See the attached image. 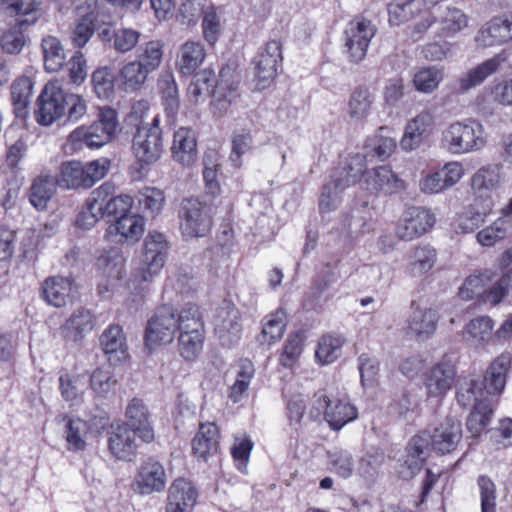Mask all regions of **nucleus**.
Instances as JSON below:
<instances>
[{
  "mask_svg": "<svg viewBox=\"0 0 512 512\" xmlns=\"http://www.w3.org/2000/svg\"><path fill=\"white\" fill-rule=\"evenodd\" d=\"M462 438L461 423L447 418L433 435L421 432L414 436L406 446L404 455L399 459L398 474L403 479H411L423 467L429 456L430 446L439 453H448L456 448Z\"/></svg>",
  "mask_w": 512,
  "mask_h": 512,
  "instance_id": "f257e3e1",
  "label": "nucleus"
},
{
  "mask_svg": "<svg viewBox=\"0 0 512 512\" xmlns=\"http://www.w3.org/2000/svg\"><path fill=\"white\" fill-rule=\"evenodd\" d=\"M488 138L485 126L478 119L454 120L441 131L440 147L451 155H466L483 150Z\"/></svg>",
  "mask_w": 512,
  "mask_h": 512,
  "instance_id": "f03ea898",
  "label": "nucleus"
},
{
  "mask_svg": "<svg viewBox=\"0 0 512 512\" xmlns=\"http://www.w3.org/2000/svg\"><path fill=\"white\" fill-rule=\"evenodd\" d=\"M118 127L117 112L108 106L101 107L98 120L90 125H80L69 134L67 146L72 152L99 149L113 140Z\"/></svg>",
  "mask_w": 512,
  "mask_h": 512,
  "instance_id": "7ed1b4c3",
  "label": "nucleus"
},
{
  "mask_svg": "<svg viewBox=\"0 0 512 512\" xmlns=\"http://www.w3.org/2000/svg\"><path fill=\"white\" fill-rule=\"evenodd\" d=\"M167 251L165 236L156 231L149 232L144 241L140 266L133 271L127 283L128 288L138 291L142 283L157 276L164 266Z\"/></svg>",
  "mask_w": 512,
  "mask_h": 512,
  "instance_id": "20e7f679",
  "label": "nucleus"
},
{
  "mask_svg": "<svg viewBox=\"0 0 512 512\" xmlns=\"http://www.w3.org/2000/svg\"><path fill=\"white\" fill-rule=\"evenodd\" d=\"M457 399L464 407L474 404V409L467 418L466 427L473 437L480 436L490 424L493 414L490 402L483 398L481 384L475 380L465 381L457 393Z\"/></svg>",
  "mask_w": 512,
  "mask_h": 512,
  "instance_id": "39448f33",
  "label": "nucleus"
},
{
  "mask_svg": "<svg viewBox=\"0 0 512 512\" xmlns=\"http://www.w3.org/2000/svg\"><path fill=\"white\" fill-rule=\"evenodd\" d=\"M179 219L185 239L204 237L212 227L211 206L198 198L185 199L181 204Z\"/></svg>",
  "mask_w": 512,
  "mask_h": 512,
  "instance_id": "423d86ee",
  "label": "nucleus"
},
{
  "mask_svg": "<svg viewBox=\"0 0 512 512\" xmlns=\"http://www.w3.org/2000/svg\"><path fill=\"white\" fill-rule=\"evenodd\" d=\"M179 332L181 355L187 360L195 358L203 345V324L197 307L190 306L180 312Z\"/></svg>",
  "mask_w": 512,
  "mask_h": 512,
  "instance_id": "0eeeda50",
  "label": "nucleus"
},
{
  "mask_svg": "<svg viewBox=\"0 0 512 512\" xmlns=\"http://www.w3.org/2000/svg\"><path fill=\"white\" fill-rule=\"evenodd\" d=\"M465 175L461 162L450 161L436 170L423 172L418 181V188L424 195H436L455 186Z\"/></svg>",
  "mask_w": 512,
  "mask_h": 512,
  "instance_id": "6e6552de",
  "label": "nucleus"
},
{
  "mask_svg": "<svg viewBox=\"0 0 512 512\" xmlns=\"http://www.w3.org/2000/svg\"><path fill=\"white\" fill-rule=\"evenodd\" d=\"M375 28L371 21L356 18L350 21L344 31V54L352 63L361 62L366 54Z\"/></svg>",
  "mask_w": 512,
  "mask_h": 512,
  "instance_id": "1a4fd4ad",
  "label": "nucleus"
},
{
  "mask_svg": "<svg viewBox=\"0 0 512 512\" xmlns=\"http://www.w3.org/2000/svg\"><path fill=\"white\" fill-rule=\"evenodd\" d=\"M212 324L215 335L223 346H233L240 340L243 331L241 314L233 303L224 301L217 307Z\"/></svg>",
  "mask_w": 512,
  "mask_h": 512,
  "instance_id": "9d476101",
  "label": "nucleus"
},
{
  "mask_svg": "<svg viewBox=\"0 0 512 512\" xmlns=\"http://www.w3.org/2000/svg\"><path fill=\"white\" fill-rule=\"evenodd\" d=\"M179 329L180 313L176 315L171 307L163 306L148 322L146 345L153 349L161 344H169Z\"/></svg>",
  "mask_w": 512,
  "mask_h": 512,
  "instance_id": "9b49d317",
  "label": "nucleus"
},
{
  "mask_svg": "<svg viewBox=\"0 0 512 512\" xmlns=\"http://www.w3.org/2000/svg\"><path fill=\"white\" fill-rule=\"evenodd\" d=\"M512 41V11L494 16L478 29L474 42L478 48H495Z\"/></svg>",
  "mask_w": 512,
  "mask_h": 512,
  "instance_id": "f8f14e48",
  "label": "nucleus"
},
{
  "mask_svg": "<svg viewBox=\"0 0 512 512\" xmlns=\"http://www.w3.org/2000/svg\"><path fill=\"white\" fill-rule=\"evenodd\" d=\"M281 61V43L278 40L268 41L254 60V82L258 90L266 89L273 83Z\"/></svg>",
  "mask_w": 512,
  "mask_h": 512,
  "instance_id": "ddd939ff",
  "label": "nucleus"
},
{
  "mask_svg": "<svg viewBox=\"0 0 512 512\" xmlns=\"http://www.w3.org/2000/svg\"><path fill=\"white\" fill-rule=\"evenodd\" d=\"M37 104L38 109L35 112L37 123L49 126L66 113L65 91L57 82H49L38 97Z\"/></svg>",
  "mask_w": 512,
  "mask_h": 512,
  "instance_id": "4468645a",
  "label": "nucleus"
},
{
  "mask_svg": "<svg viewBox=\"0 0 512 512\" xmlns=\"http://www.w3.org/2000/svg\"><path fill=\"white\" fill-rule=\"evenodd\" d=\"M502 182L503 173L498 165L488 164L480 167L470 179L474 199L496 206L494 192L501 187Z\"/></svg>",
  "mask_w": 512,
  "mask_h": 512,
  "instance_id": "2eb2a0df",
  "label": "nucleus"
},
{
  "mask_svg": "<svg viewBox=\"0 0 512 512\" xmlns=\"http://www.w3.org/2000/svg\"><path fill=\"white\" fill-rule=\"evenodd\" d=\"M436 127V115L424 109L409 119L404 127L400 146L404 151H413L421 146Z\"/></svg>",
  "mask_w": 512,
  "mask_h": 512,
  "instance_id": "dca6fc26",
  "label": "nucleus"
},
{
  "mask_svg": "<svg viewBox=\"0 0 512 512\" xmlns=\"http://www.w3.org/2000/svg\"><path fill=\"white\" fill-rule=\"evenodd\" d=\"M167 484V475L164 466L155 459H147L139 466L132 483L135 493L146 496L161 492Z\"/></svg>",
  "mask_w": 512,
  "mask_h": 512,
  "instance_id": "f3484780",
  "label": "nucleus"
},
{
  "mask_svg": "<svg viewBox=\"0 0 512 512\" xmlns=\"http://www.w3.org/2000/svg\"><path fill=\"white\" fill-rule=\"evenodd\" d=\"M435 223L436 217L430 209L412 207L405 211L395 232L401 240H413L429 232Z\"/></svg>",
  "mask_w": 512,
  "mask_h": 512,
  "instance_id": "a211bd4d",
  "label": "nucleus"
},
{
  "mask_svg": "<svg viewBox=\"0 0 512 512\" xmlns=\"http://www.w3.org/2000/svg\"><path fill=\"white\" fill-rule=\"evenodd\" d=\"M132 150L142 168L157 162L162 154L161 130L155 127L137 128Z\"/></svg>",
  "mask_w": 512,
  "mask_h": 512,
  "instance_id": "6ab92c4d",
  "label": "nucleus"
},
{
  "mask_svg": "<svg viewBox=\"0 0 512 512\" xmlns=\"http://www.w3.org/2000/svg\"><path fill=\"white\" fill-rule=\"evenodd\" d=\"M239 81L240 78L234 69L229 66L221 69L210 105L214 116L222 117L228 112L231 103L238 96Z\"/></svg>",
  "mask_w": 512,
  "mask_h": 512,
  "instance_id": "aec40b11",
  "label": "nucleus"
},
{
  "mask_svg": "<svg viewBox=\"0 0 512 512\" xmlns=\"http://www.w3.org/2000/svg\"><path fill=\"white\" fill-rule=\"evenodd\" d=\"M145 232L143 216L136 213L123 214L110 224L105 233L107 240L117 243L135 244Z\"/></svg>",
  "mask_w": 512,
  "mask_h": 512,
  "instance_id": "412c9836",
  "label": "nucleus"
},
{
  "mask_svg": "<svg viewBox=\"0 0 512 512\" xmlns=\"http://www.w3.org/2000/svg\"><path fill=\"white\" fill-rule=\"evenodd\" d=\"M360 187L372 194H393L405 189V182L388 166H379L366 173Z\"/></svg>",
  "mask_w": 512,
  "mask_h": 512,
  "instance_id": "4be33fe9",
  "label": "nucleus"
},
{
  "mask_svg": "<svg viewBox=\"0 0 512 512\" xmlns=\"http://www.w3.org/2000/svg\"><path fill=\"white\" fill-rule=\"evenodd\" d=\"M197 499L198 491L194 484L185 478H177L168 489L165 512H192Z\"/></svg>",
  "mask_w": 512,
  "mask_h": 512,
  "instance_id": "5701e85b",
  "label": "nucleus"
},
{
  "mask_svg": "<svg viewBox=\"0 0 512 512\" xmlns=\"http://www.w3.org/2000/svg\"><path fill=\"white\" fill-rule=\"evenodd\" d=\"M137 437L145 443L154 440V430L150 421V413L143 400L139 398L131 399L125 408V422Z\"/></svg>",
  "mask_w": 512,
  "mask_h": 512,
  "instance_id": "b1692460",
  "label": "nucleus"
},
{
  "mask_svg": "<svg viewBox=\"0 0 512 512\" xmlns=\"http://www.w3.org/2000/svg\"><path fill=\"white\" fill-rule=\"evenodd\" d=\"M206 56V48L201 41L187 40L176 52L175 68L183 76L195 75L205 62Z\"/></svg>",
  "mask_w": 512,
  "mask_h": 512,
  "instance_id": "393cba45",
  "label": "nucleus"
},
{
  "mask_svg": "<svg viewBox=\"0 0 512 512\" xmlns=\"http://www.w3.org/2000/svg\"><path fill=\"white\" fill-rule=\"evenodd\" d=\"M39 0H0V14L15 20V24L29 27L41 17Z\"/></svg>",
  "mask_w": 512,
  "mask_h": 512,
  "instance_id": "a878e982",
  "label": "nucleus"
},
{
  "mask_svg": "<svg viewBox=\"0 0 512 512\" xmlns=\"http://www.w3.org/2000/svg\"><path fill=\"white\" fill-rule=\"evenodd\" d=\"M76 292L74 281L69 277L51 276L42 283V297L51 306L60 308L73 301Z\"/></svg>",
  "mask_w": 512,
  "mask_h": 512,
  "instance_id": "bb28decb",
  "label": "nucleus"
},
{
  "mask_svg": "<svg viewBox=\"0 0 512 512\" xmlns=\"http://www.w3.org/2000/svg\"><path fill=\"white\" fill-rule=\"evenodd\" d=\"M506 59L507 57L505 53H498L469 69L458 79V92L465 93L481 85L488 77L499 70L500 66L506 61Z\"/></svg>",
  "mask_w": 512,
  "mask_h": 512,
  "instance_id": "cd10ccee",
  "label": "nucleus"
},
{
  "mask_svg": "<svg viewBox=\"0 0 512 512\" xmlns=\"http://www.w3.org/2000/svg\"><path fill=\"white\" fill-rule=\"evenodd\" d=\"M95 326V318L90 310L78 309L59 328V334L67 343L83 340Z\"/></svg>",
  "mask_w": 512,
  "mask_h": 512,
  "instance_id": "c85d7f7f",
  "label": "nucleus"
},
{
  "mask_svg": "<svg viewBox=\"0 0 512 512\" xmlns=\"http://www.w3.org/2000/svg\"><path fill=\"white\" fill-rule=\"evenodd\" d=\"M137 434L127 425L113 426L108 436V447L111 454L119 460H131L138 449Z\"/></svg>",
  "mask_w": 512,
  "mask_h": 512,
  "instance_id": "c756f323",
  "label": "nucleus"
},
{
  "mask_svg": "<svg viewBox=\"0 0 512 512\" xmlns=\"http://www.w3.org/2000/svg\"><path fill=\"white\" fill-rule=\"evenodd\" d=\"M456 375L454 363L443 359L430 370L425 386L429 396L439 397L446 394L452 387Z\"/></svg>",
  "mask_w": 512,
  "mask_h": 512,
  "instance_id": "7c9ffc66",
  "label": "nucleus"
},
{
  "mask_svg": "<svg viewBox=\"0 0 512 512\" xmlns=\"http://www.w3.org/2000/svg\"><path fill=\"white\" fill-rule=\"evenodd\" d=\"M438 320L436 310L417 306L407 320L408 333L418 340H426L435 333Z\"/></svg>",
  "mask_w": 512,
  "mask_h": 512,
  "instance_id": "2f4dec72",
  "label": "nucleus"
},
{
  "mask_svg": "<svg viewBox=\"0 0 512 512\" xmlns=\"http://www.w3.org/2000/svg\"><path fill=\"white\" fill-rule=\"evenodd\" d=\"M174 161L190 166L197 157V141L193 130L181 127L175 131L171 146Z\"/></svg>",
  "mask_w": 512,
  "mask_h": 512,
  "instance_id": "473e14b6",
  "label": "nucleus"
},
{
  "mask_svg": "<svg viewBox=\"0 0 512 512\" xmlns=\"http://www.w3.org/2000/svg\"><path fill=\"white\" fill-rule=\"evenodd\" d=\"M512 366V356L509 353L499 355L488 367L484 382L483 398L486 394H500L506 385L507 373Z\"/></svg>",
  "mask_w": 512,
  "mask_h": 512,
  "instance_id": "72a5a7b5",
  "label": "nucleus"
},
{
  "mask_svg": "<svg viewBox=\"0 0 512 512\" xmlns=\"http://www.w3.org/2000/svg\"><path fill=\"white\" fill-rule=\"evenodd\" d=\"M100 344L110 362L117 364L128 358L126 337L121 326L109 325L100 337Z\"/></svg>",
  "mask_w": 512,
  "mask_h": 512,
  "instance_id": "f704fd0d",
  "label": "nucleus"
},
{
  "mask_svg": "<svg viewBox=\"0 0 512 512\" xmlns=\"http://www.w3.org/2000/svg\"><path fill=\"white\" fill-rule=\"evenodd\" d=\"M494 321L490 316L481 315L471 319L464 327L463 336L476 349L484 348L495 336Z\"/></svg>",
  "mask_w": 512,
  "mask_h": 512,
  "instance_id": "c9c22d12",
  "label": "nucleus"
},
{
  "mask_svg": "<svg viewBox=\"0 0 512 512\" xmlns=\"http://www.w3.org/2000/svg\"><path fill=\"white\" fill-rule=\"evenodd\" d=\"M437 262V251L430 245H418L407 255L406 271L412 277L428 273Z\"/></svg>",
  "mask_w": 512,
  "mask_h": 512,
  "instance_id": "e433bc0d",
  "label": "nucleus"
},
{
  "mask_svg": "<svg viewBox=\"0 0 512 512\" xmlns=\"http://www.w3.org/2000/svg\"><path fill=\"white\" fill-rule=\"evenodd\" d=\"M100 194L102 210L108 215L129 214L133 206L134 199L128 194L115 196V186L110 182H105L95 189Z\"/></svg>",
  "mask_w": 512,
  "mask_h": 512,
  "instance_id": "4c0bfd02",
  "label": "nucleus"
},
{
  "mask_svg": "<svg viewBox=\"0 0 512 512\" xmlns=\"http://www.w3.org/2000/svg\"><path fill=\"white\" fill-rule=\"evenodd\" d=\"M194 455L202 460H207L218 452V428L214 423H203L192 441Z\"/></svg>",
  "mask_w": 512,
  "mask_h": 512,
  "instance_id": "58836bf2",
  "label": "nucleus"
},
{
  "mask_svg": "<svg viewBox=\"0 0 512 512\" xmlns=\"http://www.w3.org/2000/svg\"><path fill=\"white\" fill-rule=\"evenodd\" d=\"M126 258L120 249L105 251L96 261L97 271L110 281L122 280L125 273Z\"/></svg>",
  "mask_w": 512,
  "mask_h": 512,
  "instance_id": "ea45409f",
  "label": "nucleus"
},
{
  "mask_svg": "<svg viewBox=\"0 0 512 512\" xmlns=\"http://www.w3.org/2000/svg\"><path fill=\"white\" fill-rule=\"evenodd\" d=\"M375 96L365 86L356 87L350 94L347 103V114L354 121H363L371 113Z\"/></svg>",
  "mask_w": 512,
  "mask_h": 512,
  "instance_id": "a19ab883",
  "label": "nucleus"
},
{
  "mask_svg": "<svg viewBox=\"0 0 512 512\" xmlns=\"http://www.w3.org/2000/svg\"><path fill=\"white\" fill-rule=\"evenodd\" d=\"M495 205L486 202L476 201L460 215L458 227L463 233H471L482 226L487 218L493 213Z\"/></svg>",
  "mask_w": 512,
  "mask_h": 512,
  "instance_id": "79ce46f5",
  "label": "nucleus"
},
{
  "mask_svg": "<svg viewBox=\"0 0 512 512\" xmlns=\"http://www.w3.org/2000/svg\"><path fill=\"white\" fill-rule=\"evenodd\" d=\"M495 278V273L492 270L484 269L476 271L469 275L459 289V295L463 300L469 301L477 299L485 292V287H488L492 280Z\"/></svg>",
  "mask_w": 512,
  "mask_h": 512,
  "instance_id": "37998d69",
  "label": "nucleus"
},
{
  "mask_svg": "<svg viewBox=\"0 0 512 512\" xmlns=\"http://www.w3.org/2000/svg\"><path fill=\"white\" fill-rule=\"evenodd\" d=\"M440 34L444 37H453L469 25L466 13L455 7L447 6L439 14Z\"/></svg>",
  "mask_w": 512,
  "mask_h": 512,
  "instance_id": "c03bdc74",
  "label": "nucleus"
},
{
  "mask_svg": "<svg viewBox=\"0 0 512 512\" xmlns=\"http://www.w3.org/2000/svg\"><path fill=\"white\" fill-rule=\"evenodd\" d=\"M149 73L136 60L126 62L118 72V82L125 92H135L143 87Z\"/></svg>",
  "mask_w": 512,
  "mask_h": 512,
  "instance_id": "a18cd8bd",
  "label": "nucleus"
},
{
  "mask_svg": "<svg viewBox=\"0 0 512 512\" xmlns=\"http://www.w3.org/2000/svg\"><path fill=\"white\" fill-rule=\"evenodd\" d=\"M367 157V154L363 155L360 153L351 155L343 167H339L333 172L335 177L343 178L342 189H347L355 184L357 179L360 181L365 178L368 172L366 171Z\"/></svg>",
  "mask_w": 512,
  "mask_h": 512,
  "instance_id": "49530a36",
  "label": "nucleus"
},
{
  "mask_svg": "<svg viewBox=\"0 0 512 512\" xmlns=\"http://www.w3.org/2000/svg\"><path fill=\"white\" fill-rule=\"evenodd\" d=\"M286 325V313L282 309L276 310L264 322L258 341L262 345L274 344L283 337Z\"/></svg>",
  "mask_w": 512,
  "mask_h": 512,
  "instance_id": "de8ad7c7",
  "label": "nucleus"
},
{
  "mask_svg": "<svg viewBox=\"0 0 512 512\" xmlns=\"http://www.w3.org/2000/svg\"><path fill=\"white\" fill-rule=\"evenodd\" d=\"M33 82L28 76H20L11 85V100L18 117L26 115L32 96Z\"/></svg>",
  "mask_w": 512,
  "mask_h": 512,
  "instance_id": "09e8293b",
  "label": "nucleus"
},
{
  "mask_svg": "<svg viewBox=\"0 0 512 512\" xmlns=\"http://www.w3.org/2000/svg\"><path fill=\"white\" fill-rule=\"evenodd\" d=\"M57 182L50 175H39L33 181L30 189V202L39 209H45L49 200L56 192Z\"/></svg>",
  "mask_w": 512,
  "mask_h": 512,
  "instance_id": "8fccbe9b",
  "label": "nucleus"
},
{
  "mask_svg": "<svg viewBox=\"0 0 512 512\" xmlns=\"http://www.w3.org/2000/svg\"><path fill=\"white\" fill-rule=\"evenodd\" d=\"M358 416L357 408L348 401H332L330 409L326 411V421L333 430H339Z\"/></svg>",
  "mask_w": 512,
  "mask_h": 512,
  "instance_id": "3c124183",
  "label": "nucleus"
},
{
  "mask_svg": "<svg viewBox=\"0 0 512 512\" xmlns=\"http://www.w3.org/2000/svg\"><path fill=\"white\" fill-rule=\"evenodd\" d=\"M100 194L93 190L82 206L76 218V226L82 229H91L104 216Z\"/></svg>",
  "mask_w": 512,
  "mask_h": 512,
  "instance_id": "603ef678",
  "label": "nucleus"
},
{
  "mask_svg": "<svg viewBox=\"0 0 512 512\" xmlns=\"http://www.w3.org/2000/svg\"><path fill=\"white\" fill-rule=\"evenodd\" d=\"M389 23L399 26L423 12L419 0H395L388 7Z\"/></svg>",
  "mask_w": 512,
  "mask_h": 512,
  "instance_id": "864d4df0",
  "label": "nucleus"
},
{
  "mask_svg": "<svg viewBox=\"0 0 512 512\" xmlns=\"http://www.w3.org/2000/svg\"><path fill=\"white\" fill-rule=\"evenodd\" d=\"M136 200L143 214L154 217L162 211L166 197L159 188L145 187L138 192Z\"/></svg>",
  "mask_w": 512,
  "mask_h": 512,
  "instance_id": "5fc2aeb1",
  "label": "nucleus"
},
{
  "mask_svg": "<svg viewBox=\"0 0 512 512\" xmlns=\"http://www.w3.org/2000/svg\"><path fill=\"white\" fill-rule=\"evenodd\" d=\"M214 78L215 73L209 68L203 69L194 75L186 92V98L190 104L196 105L205 100Z\"/></svg>",
  "mask_w": 512,
  "mask_h": 512,
  "instance_id": "6e6d98bb",
  "label": "nucleus"
},
{
  "mask_svg": "<svg viewBox=\"0 0 512 512\" xmlns=\"http://www.w3.org/2000/svg\"><path fill=\"white\" fill-rule=\"evenodd\" d=\"M163 54L164 44L159 40H151L139 47L135 60L150 74L160 67Z\"/></svg>",
  "mask_w": 512,
  "mask_h": 512,
  "instance_id": "4d7b16f0",
  "label": "nucleus"
},
{
  "mask_svg": "<svg viewBox=\"0 0 512 512\" xmlns=\"http://www.w3.org/2000/svg\"><path fill=\"white\" fill-rule=\"evenodd\" d=\"M343 178L335 177L333 174L330 180L326 182L322 188L319 198V209L322 213H328L335 210L341 203Z\"/></svg>",
  "mask_w": 512,
  "mask_h": 512,
  "instance_id": "13d9d810",
  "label": "nucleus"
},
{
  "mask_svg": "<svg viewBox=\"0 0 512 512\" xmlns=\"http://www.w3.org/2000/svg\"><path fill=\"white\" fill-rule=\"evenodd\" d=\"M44 65L47 71L57 72L65 63V52L60 41L53 36H47L42 40Z\"/></svg>",
  "mask_w": 512,
  "mask_h": 512,
  "instance_id": "bf43d9fd",
  "label": "nucleus"
},
{
  "mask_svg": "<svg viewBox=\"0 0 512 512\" xmlns=\"http://www.w3.org/2000/svg\"><path fill=\"white\" fill-rule=\"evenodd\" d=\"M444 78L443 71L435 66L422 67L413 76V86L421 93L434 92Z\"/></svg>",
  "mask_w": 512,
  "mask_h": 512,
  "instance_id": "052dcab7",
  "label": "nucleus"
},
{
  "mask_svg": "<svg viewBox=\"0 0 512 512\" xmlns=\"http://www.w3.org/2000/svg\"><path fill=\"white\" fill-rule=\"evenodd\" d=\"M344 339L340 335H324L320 338L315 352L317 361L323 365L334 362L341 354Z\"/></svg>",
  "mask_w": 512,
  "mask_h": 512,
  "instance_id": "680f3d73",
  "label": "nucleus"
},
{
  "mask_svg": "<svg viewBox=\"0 0 512 512\" xmlns=\"http://www.w3.org/2000/svg\"><path fill=\"white\" fill-rule=\"evenodd\" d=\"M158 88L162 94L166 111L175 115L179 109L178 87L174 75L171 72H164L158 79Z\"/></svg>",
  "mask_w": 512,
  "mask_h": 512,
  "instance_id": "e2e57ef3",
  "label": "nucleus"
},
{
  "mask_svg": "<svg viewBox=\"0 0 512 512\" xmlns=\"http://www.w3.org/2000/svg\"><path fill=\"white\" fill-rule=\"evenodd\" d=\"M385 131L386 129L381 127L378 133L368 140L366 145L368 156H376L383 161L394 153L397 141L395 138L385 135Z\"/></svg>",
  "mask_w": 512,
  "mask_h": 512,
  "instance_id": "0e129e2a",
  "label": "nucleus"
},
{
  "mask_svg": "<svg viewBox=\"0 0 512 512\" xmlns=\"http://www.w3.org/2000/svg\"><path fill=\"white\" fill-rule=\"evenodd\" d=\"M118 381L109 368L99 367L90 376V387L95 394L107 398L115 393Z\"/></svg>",
  "mask_w": 512,
  "mask_h": 512,
  "instance_id": "69168bd1",
  "label": "nucleus"
},
{
  "mask_svg": "<svg viewBox=\"0 0 512 512\" xmlns=\"http://www.w3.org/2000/svg\"><path fill=\"white\" fill-rule=\"evenodd\" d=\"M95 13L87 11L79 19H77L71 28L70 39L74 46H85L94 34Z\"/></svg>",
  "mask_w": 512,
  "mask_h": 512,
  "instance_id": "338daca9",
  "label": "nucleus"
},
{
  "mask_svg": "<svg viewBox=\"0 0 512 512\" xmlns=\"http://www.w3.org/2000/svg\"><path fill=\"white\" fill-rule=\"evenodd\" d=\"M512 283V267H510L503 276L497 280H492L479 301L483 304L495 306L499 304L507 295L508 287Z\"/></svg>",
  "mask_w": 512,
  "mask_h": 512,
  "instance_id": "774afa93",
  "label": "nucleus"
}]
</instances>
